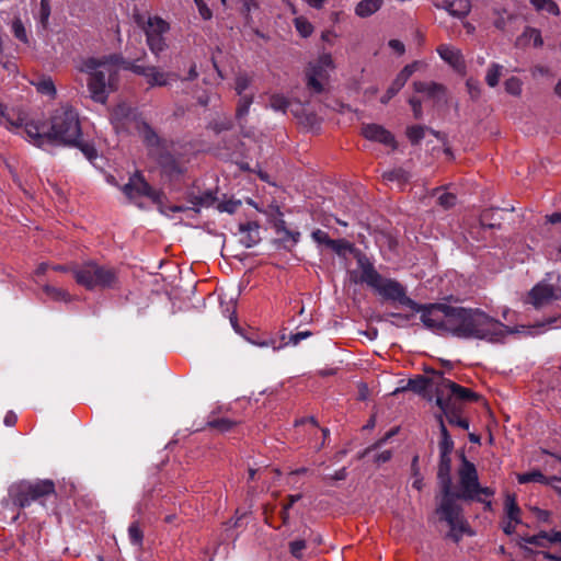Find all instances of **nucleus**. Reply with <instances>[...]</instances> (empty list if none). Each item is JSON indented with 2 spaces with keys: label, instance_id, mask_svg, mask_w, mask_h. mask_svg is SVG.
I'll return each instance as SVG.
<instances>
[{
  "label": "nucleus",
  "instance_id": "nucleus-59",
  "mask_svg": "<svg viewBox=\"0 0 561 561\" xmlns=\"http://www.w3.org/2000/svg\"><path fill=\"white\" fill-rule=\"evenodd\" d=\"M310 8L313 9H321L324 7L325 3L329 2V0H304Z\"/></svg>",
  "mask_w": 561,
  "mask_h": 561
},
{
  "label": "nucleus",
  "instance_id": "nucleus-26",
  "mask_svg": "<svg viewBox=\"0 0 561 561\" xmlns=\"http://www.w3.org/2000/svg\"><path fill=\"white\" fill-rule=\"evenodd\" d=\"M43 293L48 299L54 301L68 302L71 299L70 294L67 290L51 285H44Z\"/></svg>",
  "mask_w": 561,
  "mask_h": 561
},
{
  "label": "nucleus",
  "instance_id": "nucleus-8",
  "mask_svg": "<svg viewBox=\"0 0 561 561\" xmlns=\"http://www.w3.org/2000/svg\"><path fill=\"white\" fill-rule=\"evenodd\" d=\"M72 274L77 284L89 290L110 288L117 283L115 268L92 261L76 266Z\"/></svg>",
  "mask_w": 561,
  "mask_h": 561
},
{
  "label": "nucleus",
  "instance_id": "nucleus-52",
  "mask_svg": "<svg viewBox=\"0 0 561 561\" xmlns=\"http://www.w3.org/2000/svg\"><path fill=\"white\" fill-rule=\"evenodd\" d=\"M467 88L471 98L477 99L480 95V87L477 81L469 79L467 81Z\"/></svg>",
  "mask_w": 561,
  "mask_h": 561
},
{
  "label": "nucleus",
  "instance_id": "nucleus-35",
  "mask_svg": "<svg viewBox=\"0 0 561 561\" xmlns=\"http://www.w3.org/2000/svg\"><path fill=\"white\" fill-rule=\"evenodd\" d=\"M505 90L512 95H519L522 93V81L516 77L507 79L504 83Z\"/></svg>",
  "mask_w": 561,
  "mask_h": 561
},
{
  "label": "nucleus",
  "instance_id": "nucleus-33",
  "mask_svg": "<svg viewBox=\"0 0 561 561\" xmlns=\"http://www.w3.org/2000/svg\"><path fill=\"white\" fill-rule=\"evenodd\" d=\"M35 87L42 94L53 96L56 92L55 84L51 79H41L35 83Z\"/></svg>",
  "mask_w": 561,
  "mask_h": 561
},
{
  "label": "nucleus",
  "instance_id": "nucleus-25",
  "mask_svg": "<svg viewBox=\"0 0 561 561\" xmlns=\"http://www.w3.org/2000/svg\"><path fill=\"white\" fill-rule=\"evenodd\" d=\"M382 0H362L355 8V13L360 18H366L379 10Z\"/></svg>",
  "mask_w": 561,
  "mask_h": 561
},
{
  "label": "nucleus",
  "instance_id": "nucleus-28",
  "mask_svg": "<svg viewBox=\"0 0 561 561\" xmlns=\"http://www.w3.org/2000/svg\"><path fill=\"white\" fill-rule=\"evenodd\" d=\"M294 25L301 37H309L313 33V25L307 18L302 15L296 16L294 19Z\"/></svg>",
  "mask_w": 561,
  "mask_h": 561
},
{
  "label": "nucleus",
  "instance_id": "nucleus-27",
  "mask_svg": "<svg viewBox=\"0 0 561 561\" xmlns=\"http://www.w3.org/2000/svg\"><path fill=\"white\" fill-rule=\"evenodd\" d=\"M531 5L537 11H545L551 15H559V5L553 0H530Z\"/></svg>",
  "mask_w": 561,
  "mask_h": 561
},
{
  "label": "nucleus",
  "instance_id": "nucleus-20",
  "mask_svg": "<svg viewBox=\"0 0 561 561\" xmlns=\"http://www.w3.org/2000/svg\"><path fill=\"white\" fill-rule=\"evenodd\" d=\"M136 22L145 28L146 35H163L169 31V24L158 16H149L145 22L144 18L136 15Z\"/></svg>",
  "mask_w": 561,
  "mask_h": 561
},
{
  "label": "nucleus",
  "instance_id": "nucleus-34",
  "mask_svg": "<svg viewBox=\"0 0 561 561\" xmlns=\"http://www.w3.org/2000/svg\"><path fill=\"white\" fill-rule=\"evenodd\" d=\"M415 91L426 93L427 95H436L437 92L442 91V87L435 83L415 82Z\"/></svg>",
  "mask_w": 561,
  "mask_h": 561
},
{
  "label": "nucleus",
  "instance_id": "nucleus-55",
  "mask_svg": "<svg viewBox=\"0 0 561 561\" xmlns=\"http://www.w3.org/2000/svg\"><path fill=\"white\" fill-rule=\"evenodd\" d=\"M388 45L398 55H402L404 53V45L399 39H390Z\"/></svg>",
  "mask_w": 561,
  "mask_h": 561
},
{
  "label": "nucleus",
  "instance_id": "nucleus-41",
  "mask_svg": "<svg viewBox=\"0 0 561 561\" xmlns=\"http://www.w3.org/2000/svg\"><path fill=\"white\" fill-rule=\"evenodd\" d=\"M312 239L319 243V244H325L327 247L329 245H334V240L333 239H330V237L328 236V233L323 230H316L312 232Z\"/></svg>",
  "mask_w": 561,
  "mask_h": 561
},
{
  "label": "nucleus",
  "instance_id": "nucleus-37",
  "mask_svg": "<svg viewBox=\"0 0 561 561\" xmlns=\"http://www.w3.org/2000/svg\"><path fill=\"white\" fill-rule=\"evenodd\" d=\"M428 381L424 377H417L414 379H410L408 383V389L414 391V392H423L427 389Z\"/></svg>",
  "mask_w": 561,
  "mask_h": 561
},
{
  "label": "nucleus",
  "instance_id": "nucleus-4",
  "mask_svg": "<svg viewBox=\"0 0 561 561\" xmlns=\"http://www.w3.org/2000/svg\"><path fill=\"white\" fill-rule=\"evenodd\" d=\"M123 61L118 56L92 57L82 61L79 70L89 76L87 85L93 101L104 104L117 89L118 69L123 68Z\"/></svg>",
  "mask_w": 561,
  "mask_h": 561
},
{
  "label": "nucleus",
  "instance_id": "nucleus-30",
  "mask_svg": "<svg viewBox=\"0 0 561 561\" xmlns=\"http://www.w3.org/2000/svg\"><path fill=\"white\" fill-rule=\"evenodd\" d=\"M147 43H148L150 50L156 55H158L165 48L164 37H163V35H160V34L147 36Z\"/></svg>",
  "mask_w": 561,
  "mask_h": 561
},
{
  "label": "nucleus",
  "instance_id": "nucleus-23",
  "mask_svg": "<svg viewBox=\"0 0 561 561\" xmlns=\"http://www.w3.org/2000/svg\"><path fill=\"white\" fill-rule=\"evenodd\" d=\"M516 479L520 484L526 483H541V484H552L553 482H561L557 478L548 479L545 477L539 470H534L525 473H517Z\"/></svg>",
  "mask_w": 561,
  "mask_h": 561
},
{
  "label": "nucleus",
  "instance_id": "nucleus-15",
  "mask_svg": "<svg viewBox=\"0 0 561 561\" xmlns=\"http://www.w3.org/2000/svg\"><path fill=\"white\" fill-rule=\"evenodd\" d=\"M520 514L516 496L507 494L504 501V517L502 520V528L505 534L511 535L516 530V527L520 524Z\"/></svg>",
  "mask_w": 561,
  "mask_h": 561
},
{
  "label": "nucleus",
  "instance_id": "nucleus-12",
  "mask_svg": "<svg viewBox=\"0 0 561 561\" xmlns=\"http://www.w3.org/2000/svg\"><path fill=\"white\" fill-rule=\"evenodd\" d=\"M335 68L331 54H321L317 60L309 64L306 77L308 87L314 92H321L329 80L330 72Z\"/></svg>",
  "mask_w": 561,
  "mask_h": 561
},
{
  "label": "nucleus",
  "instance_id": "nucleus-32",
  "mask_svg": "<svg viewBox=\"0 0 561 561\" xmlns=\"http://www.w3.org/2000/svg\"><path fill=\"white\" fill-rule=\"evenodd\" d=\"M288 104L287 99L282 94H272L270 96V106L275 111L285 112Z\"/></svg>",
  "mask_w": 561,
  "mask_h": 561
},
{
  "label": "nucleus",
  "instance_id": "nucleus-29",
  "mask_svg": "<svg viewBox=\"0 0 561 561\" xmlns=\"http://www.w3.org/2000/svg\"><path fill=\"white\" fill-rule=\"evenodd\" d=\"M502 69H503V67L499 64H492L489 67L486 76H485V81H486L488 85H490L491 88H494L497 85L501 75H502Z\"/></svg>",
  "mask_w": 561,
  "mask_h": 561
},
{
  "label": "nucleus",
  "instance_id": "nucleus-48",
  "mask_svg": "<svg viewBox=\"0 0 561 561\" xmlns=\"http://www.w3.org/2000/svg\"><path fill=\"white\" fill-rule=\"evenodd\" d=\"M438 202L444 208H449L456 204V196L444 192L438 196Z\"/></svg>",
  "mask_w": 561,
  "mask_h": 561
},
{
  "label": "nucleus",
  "instance_id": "nucleus-18",
  "mask_svg": "<svg viewBox=\"0 0 561 561\" xmlns=\"http://www.w3.org/2000/svg\"><path fill=\"white\" fill-rule=\"evenodd\" d=\"M437 53L440 58L450 65L455 70L462 71L465 68L461 51L450 45L442 44L437 47Z\"/></svg>",
  "mask_w": 561,
  "mask_h": 561
},
{
  "label": "nucleus",
  "instance_id": "nucleus-21",
  "mask_svg": "<svg viewBox=\"0 0 561 561\" xmlns=\"http://www.w3.org/2000/svg\"><path fill=\"white\" fill-rule=\"evenodd\" d=\"M437 419H438L439 427H440L439 451H440V457H442V467L446 466V468L448 469V466H449L448 455L451 453V450L454 448V443L446 430V426L444 424L442 415H439ZM442 470H443V468H440V471Z\"/></svg>",
  "mask_w": 561,
  "mask_h": 561
},
{
  "label": "nucleus",
  "instance_id": "nucleus-19",
  "mask_svg": "<svg viewBox=\"0 0 561 561\" xmlns=\"http://www.w3.org/2000/svg\"><path fill=\"white\" fill-rule=\"evenodd\" d=\"M112 123L114 127L118 129H129L130 124L134 121V114L131 108L126 104H119L117 105L112 115H111Z\"/></svg>",
  "mask_w": 561,
  "mask_h": 561
},
{
  "label": "nucleus",
  "instance_id": "nucleus-62",
  "mask_svg": "<svg viewBox=\"0 0 561 561\" xmlns=\"http://www.w3.org/2000/svg\"><path fill=\"white\" fill-rule=\"evenodd\" d=\"M51 271H55V272H68V271H71L75 268H70L69 266L67 265H60V264H50V267H49Z\"/></svg>",
  "mask_w": 561,
  "mask_h": 561
},
{
  "label": "nucleus",
  "instance_id": "nucleus-5",
  "mask_svg": "<svg viewBox=\"0 0 561 561\" xmlns=\"http://www.w3.org/2000/svg\"><path fill=\"white\" fill-rule=\"evenodd\" d=\"M477 394L448 379H442L436 388V404L449 423L468 428L467 420L460 416L462 403L476 401Z\"/></svg>",
  "mask_w": 561,
  "mask_h": 561
},
{
  "label": "nucleus",
  "instance_id": "nucleus-17",
  "mask_svg": "<svg viewBox=\"0 0 561 561\" xmlns=\"http://www.w3.org/2000/svg\"><path fill=\"white\" fill-rule=\"evenodd\" d=\"M362 134L368 140L383 144L385 146L390 148H394L396 146L392 135L380 125H365L362 128Z\"/></svg>",
  "mask_w": 561,
  "mask_h": 561
},
{
  "label": "nucleus",
  "instance_id": "nucleus-7",
  "mask_svg": "<svg viewBox=\"0 0 561 561\" xmlns=\"http://www.w3.org/2000/svg\"><path fill=\"white\" fill-rule=\"evenodd\" d=\"M525 561H561V533H545L522 538Z\"/></svg>",
  "mask_w": 561,
  "mask_h": 561
},
{
  "label": "nucleus",
  "instance_id": "nucleus-36",
  "mask_svg": "<svg viewBox=\"0 0 561 561\" xmlns=\"http://www.w3.org/2000/svg\"><path fill=\"white\" fill-rule=\"evenodd\" d=\"M128 536H129L131 543L137 545V546L141 545L142 531H141L138 523L135 522V523L130 524V526L128 527Z\"/></svg>",
  "mask_w": 561,
  "mask_h": 561
},
{
  "label": "nucleus",
  "instance_id": "nucleus-43",
  "mask_svg": "<svg viewBox=\"0 0 561 561\" xmlns=\"http://www.w3.org/2000/svg\"><path fill=\"white\" fill-rule=\"evenodd\" d=\"M50 15L49 0L41 1L38 18L42 24H46Z\"/></svg>",
  "mask_w": 561,
  "mask_h": 561
},
{
  "label": "nucleus",
  "instance_id": "nucleus-63",
  "mask_svg": "<svg viewBox=\"0 0 561 561\" xmlns=\"http://www.w3.org/2000/svg\"><path fill=\"white\" fill-rule=\"evenodd\" d=\"M391 457V453L386 450V451H382L381 454L378 455L377 457V461L378 462H386L390 459Z\"/></svg>",
  "mask_w": 561,
  "mask_h": 561
},
{
  "label": "nucleus",
  "instance_id": "nucleus-49",
  "mask_svg": "<svg viewBox=\"0 0 561 561\" xmlns=\"http://www.w3.org/2000/svg\"><path fill=\"white\" fill-rule=\"evenodd\" d=\"M240 231H249L250 233H255L254 238H251V241L245 242L247 247H251L253 243L256 242L257 239V226L254 224H248V225H240Z\"/></svg>",
  "mask_w": 561,
  "mask_h": 561
},
{
  "label": "nucleus",
  "instance_id": "nucleus-45",
  "mask_svg": "<svg viewBox=\"0 0 561 561\" xmlns=\"http://www.w3.org/2000/svg\"><path fill=\"white\" fill-rule=\"evenodd\" d=\"M385 178L388 181H398L399 183H403L408 180L407 173L404 171H402L401 169L393 170V171L386 173Z\"/></svg>",
  "mask_w": 561,
  "mask_h": 561
},
{
  "label": "nucleus",
  "instance_id": "nucleus-22",
  "mask_svg": "<svg viewBox=\"0 0 561 561\" xmlns=\"http://www.w3.org/2000/svg\"><path fill=\"white\" fill-rule=\"evenodd\" d=\"M435 4L458 18L466 16L471 8L470 0H439Z\"/></svg>",
  "mask_w": 561,
  "mask_h": 561
},
{
  "label": "nucleus",
  "instance_id": "nucleus-16",
  "mask_svg": "<svg viewBox=\"0 0 561 561\" xmlns=\"http://www.w3.org/2000/svg\"><path fill=\"white\" fill-rule=\"evenodd\" d=\"M422 66L423 64L420 61L405 66L389 87L387 93L381 98V102L387 103L392 99L403 88L408 79Z\"/></svg>",
  "mask_w": 561,
  "mask_h": 561
},
{
  "label": "nucleus",
  "instance_id": "nucleus-9",
  "mask_svg": "<svg viewBox=\"0 0 561 561\" xmlns=\"http://www.w3.org/2000/svg\"><path fill=\"white\" fill-rule=\"evenodd\" d=\"M457 308L447 305H430L425 307L416 305L412 310L421 312V320L426 328L439 333H450L454 335Z\"/></svg>",
  "mask_w": 561,
  "mask_h": 561
},
{
  "label": "nucleus",
  "instance_id": "nucleus-31",
  "mask_svg": "<svg viewBox=\"0 0 561 561\" xmlns=\"http://www.w3.org/2000/svg\"><path fill=\"white\" fill-rule=\"evenodd\" d=\"M301 499V495L300 494H296V495H289L288 496V502L285 503L279 512V515H280V518H282V522H283V525H286L288 523V519H289V510L293 507V505L299 501Z\"/></svg>",
  "mask_w": 561,
  "mask_h": 561
},
{
  "label": "nucleus",
  "instance_id": "nucleus-11",
  "mask_svg": "<svg viewBox=\"0 0 561 561\" xmlns=\"http://www.w3.org/2000/svg\"><path fill=\"white\" fill-rule=\"evenodd\" d=\"M55 493V485L49 480L38 482H22L13 486L10 491L14 503L24 507L28 506L34 501H42L46 496Z\"/></svg>",
  "mask_w": 561,
  "mask_h": 561
},
{
  "label": "nucleus",
  "instance_id": "nucleus-47",
  "mask_svg": "<svg viewBox=\"0 0 561 561\" xmlns=\"http://www.w3.org/2000/svg\"><path fill=\"white\" fill-rule=\"evenodd\" d=\"M252 103V98L250 96H242L240 99V102H239V105H238V108H237V116L238 117H242L243 115H245L249 111V107Z\"/></svg>",
  "mask_w": 561,
  "mask_h": 561
},
{
  "label": "nucleus",
  "instance_id": "nucleus-39",
  "mask_svg": "<svg viewBox=\"0 0 561 561\" xmlns=\"http://www.w3.org/2000/svg\"><path fill=\"white\" fill-rule=\"evenodd\" d=\"M241 206V202L240 201H236V199H228V201H224L221 203L218 204L217 208L219 211H226V213H229V214H233L238 210V208Z\"/></svg>",
  "mask_w": 561,
  "mask_h": 561
},
{
  "label": "nucleus",
  "instance_id": "nucleus-58",
  "mask_svg": "<svg viewBox=\"0 0 561 561\" xmlns=\"http://www.w3.org/2000/svg\"><path fill=\"white\" fill-rule=\"evenodd\" d=\"M409 102L410 105L412 106L414 116L419 118L421 116V101L417 100L416 98H411Z\"/></svg>",
  "mask_w": 561,
  "mask_h": 561
},
{
  "label": "nucleus",
  "instance_id": "nucleus-2",
  "mask_svg": "<svg viewBox=\"0 0 561 561\" xmlns=\"http://www.w3.org/2000/svg\"><path fill=\"white\" fill-rule=\"evenodd\" d=\"M459 482L460 491L457 494L451 493L449 481L444 484V496L437 510L440 518L450 526L451 535L456 539L465 531V523L454 497L485 502L494 494L490 488H481L479 485L476 467L466 459H463L459 469Z\"/></svg>",
  "mask_w": 561,
  "mask_h": 561
},
{
  "label": "nucleus",
  "instance_id": "nucleus-61",
  "mask_svg": "<svg viewBox=\"0 0 561 561\" xmlns=\"http://www.w3.org/2000/svg\"><path fill=\"white\" fill-rule=\"evenodd\" d=\"M309 335H310V332H308V331L298 332L295 335H293L291 341L294 344H298L300 341L308 337Z\"/></svg>",
  "mask_w": 561,
  "mask_h": 561
},
{
  "label": "nucleus",
  "instance_id": "nucleus-57",
  "mask_svg": "<svg viewBox=\"0 0 561 561\" xmlns=\"http://www.w3.org/2000/svg\"><path fill=\"white\" fill-rule=\"evenodd\" d=\"M49 267H50L49 263L43 262V263L37 265V267L34 271V275L36 277L45 275L50 270Z\"/></svg>",
  "mask_w": 561,
  "mask_h": 561
},
{
  "label": "nucleus",
  "instance_id": "nucleus-46",
  "mask_svg": "<svg viewBox=\"0 0 561 561\" xmlns=\"http://www.w3.org/2000/svg\"><path fill=\"white\" fill-rule=\"evenodd\" d=\"M194 3L196 4L198 9L199 15L204 20H210L213 16L211 10L208 8V5L204 2V0H194Z\"/></svg>",
  "mask_w": 561,
  "mask_h": 561
},
{
  "label": "nucleus",
  "instance_id": "nucleus-54",
  "mask_svg": "<svg viewBox=\"0 0 561 561\" xmlns=\"http://www.w3.org/2000/svg\"><path fill=\"white\" fill-rule=\"evenodd\" d=\"M257 8L256 0H242V12L248 16L250 12Z\"/></svg>",
  "mask_w": 561,
  "mask_h": 561
},
{
  "label": "nucleus",
  "instance_id": "nucleus-10",
  "mask_svg": "<svg viewBox=\"0 0 561 561\" xmlns=\"http://www.w3.org/2000/svg\"><path fill=\"white\" fill-rule=\"evenodd\" d=\"M124 194L130 201H137L140 197H148L159 206L162 214L168 215V211H184L185 208L182 206H169L164 207L162 204V194L151 188L144 178L139 174H134L129 178L128 183L123 186Z\"/></svg>",
  "mask_w": 561,
  "mask_h": 561
},
{
  "label": "nucleus",
  "instance_id": "nucleus-50",
  "mask_svg": "<svg viewBox=\"0 0 561 561\" xmlns=\"http://www.w3.org/2000/svg\"><path fill=\"white\" fill-rule=\"evenodd\" d=\"M210 425L215 428H218L221 432L229 431L233 423L227 419L217 420L210 423Z\"/></svg>",
  "mask_w": 561,
  "mask_h": 561
},
{
  "label": "nucleus",
  "instance_id": "nucleus-64",
  "mask_svg": "<svg viewBox=\"0 0 561 561\" xmlns=\"http://www.w3.org/2000/svg\"><path fill=\"white\" fill-rule=\"evenodd\" d=\"M548 220H549V222H551V224L561 222V214H559V213H554V214H552V215H550V216L548 217Z\"/></svg>",
  "mask_w": 561,
  "mask_h": 561
},
{
  "label": "nucleus",
  "instance_id": "nucleus-51",
  "mask_svg": "<svg viewBox=\"0 0 561 561\" xmlns=\"http://www.w3.org/2000/svg\"><path fill=\"white\" fill-rule=\"evenodd\" d=\"M249 84L250 80L247 77H238L236 80V91L238 92V94H241L249 87Z\"/></svg>",
  "mask_w": 561,
  "mask_h": 561
},
{
  "label": "nucleus",
  "instance_id": "nucleus-14",
  "mask_svg": "<svg viewBox=\"0 0 561 561\" xmlns=\"http://www.w3.org/2000/svg\"><path fill=\"white\" fill-rule=\"evenodd\" d=\"M123 68L130 70L136 75L142 76L149 87H164L170 81L176 79V76L172 72L163 71L154 66H142L133 61H123Z\"/></svg>",
  "mask_w": 561,
  "mask_h": 561
},
{
  "label": "nucleus",
  "instance_id": "nucleus-3",
  "mask_svg": "<svg viewBox=\"0 0 561 561\" xmlns=\"http://www.w3.org/2000/svg\"><path fill=\"white\" fill-rule=\"evenodd\" d=\"M524 327H510L490 317L481 309H467L458 307L454 335L463 339L484 340L491 343L503 342L513 333H520Z\"/></svg>",
  "mask_w": 561,
  "mask_h": 561
},
{
  "label": "nucleus",
  "instance_id": "nucleus-60",
  "mask_svg": "<svg viewBox=\"0 0 561 561\" xmlns=\"http://www.w3.org/2000/svg\"><path fill=\"white\" fill-rule=\"evenodd\" d=\"M82 151L90 161L96 157V152L92 147L82 146Z\"/></svg>",
  "mask_w": 561,
  "mask_h": 561
},
{
  "label": "nucleus",
  "instance_id": "nucleus-44",
  "mask_svg": "<svg viewBox=\"0 0 561 561\" xmlns=\"http://www.w3.org/2000/svg\"><path fill=\"white\" fill-rule=\"evenodd\" d=\"M407 134L411 141L417 142L420 139L424 137V127L412 126L408 129Z\"/></svg>",
  "mask_w": 561,
  "mask_h": 561
},
{
  "label": "nucleus",
  "instance_id": "nucleus-53",
  "mask_svg": "<svg viewBox=\"0 0 561 561\" xmlns=\"http://www.w3.org/2000/svg\"><path fill=\"white\" fill-rule=\"evenodd\" d=\"M334 245H329L328 248L332 249L336 253H342L343 251L350 249V244L344 240H334Z\"/></svg>",
  "mask_w": 561,
  "mask_h": 561
},
{
  "label": "nucleus",
  "instance_id": "nucleus-6",
  "mask_svg": "<svg viewBox=\"0 0 561 561\" xmlns=\"http://www.w3.org/2000/svg\"><path fill=\"white\" fill-rule=\"evenodd\" d=\"M360 267L359 280L366 283L383 299L391 300L410 309H414L416 304L405 295L404 287L394 279L386 278L379 275L371 264L364 260H358Z\"/></svg>",
  "mask_w": 561,
  "mask_h": 561
},
{
  "label": "nucleus",
  "instance_id": "nucleus-56",
  "mask_svg": "<svg viewBox=\"0 0 561 561\" xmlns=\"http://www.w3.org/2000/svg\"><path fill=\"white\" fill-rule=\"evenodd\" d=\"M16 421H18V416H16V414L13 411H8L5 413L4 419H3V423L7 426L15 425Z\"/></svg>",
  "mask_w": 561,
  "mask_h": 561
},
{
  "label": "nucleus",
  "instance_id": "nucleus-42",
  "mask_svg": "<svg viewBox=\"0 0 561 561\" xmlns=\"http://www.w3.org/2000/svg\"><path fill=\"white\" fill-rule=\"evenodd\" d=\"M530 513L539 523H549L550 520V513L546 510H541L539 507H530Z\"/></svg>",
  "mask_w": 561,
  "mask_h": 561
},
{
  "label": "nucleus",
  "instance_id": "nucleus-1",
  "mask_svg": "<svg viewBox=\"0 0 561 561\" xmlns=\"http://www.w3.org/2000/svg\"><path fill=\"white\" fill-rule=\"evenodd\" d=\"M0 125L23 135L32 145L44 148L48 145L81 146V125L77 111L61 104L49 116L48 122L30 116L21 106L9 107L0 101Z\"/></svg>",
  "mask_w": 561,
  "mask_h": 561
},
{
  "label": "nucleus",
  "instance_id": "nucleus-38",
  "mask_svg": "<svg viewBox=\"0 0 561 561\" xmlns=\"http://www.w3.org/2000/svg\"><path fill=\"white\" fill-rule=\"evenodd\" d=\"M12 32L19 41H21L23 43H27L26 31H25V27H24L23 23L21 22V20L16 19L13 21Z\"/></svg>",
  "mask_w": 561,
  "mask_h": 561
},
{
  "label": "nucleus",
  "instance_id": "nucleus-24",
  "mask_svg": "<svg viewBox=\"0 0 561 561\" xmlns=\"http://www.w3.org/2000/svg\"><path fill=\"white\" fill-rule=\"evenodd\" d=\"M543 43L541 34L538 30L527 27L520 37L517 38V45L533 44L535 47L541 46Z\"/></svg>",
  "mask_w": 561,
  "mask_h": 561
},
{
  "label": "nucleus",
  "instance_id": "nucleus-13",
  "mask_svg": "<svg viewBox=\"0 0 561 561\" xmlns=\"http://www.w3.org/2000/svg\"><path fill=\"white\" fill-rule=\"evenodd\" d=\"M527 302L536 309L556 306L558 311H561V288L541 282L529 291Z\"/></svg>",
  "mask_w": 561,
  "mask_h": 561
},
{
  "label": "nucleus",
  "instance_id": "nucleus-40",
  "mask_svg": "<svg viewBox=\"0 0 561 561\" xmlns=\"http://www.w3.org/2000/svg\"><path fill=\"white\" fill-rule=\"evenodd\" d=\"M306 549L305 540H294L289 542V551L293 557L300 559L302 557V551Z\"/></svg>",
  "mask_w": 561,
  "mask_h": 561
}]
</instances>
